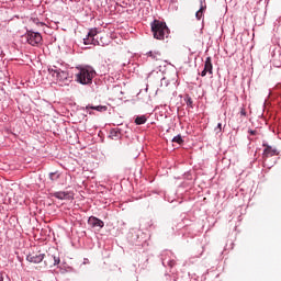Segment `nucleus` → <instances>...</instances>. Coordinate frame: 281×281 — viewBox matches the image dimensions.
Segmentation results:
<instances>
[{"label":"nucleus","instance_id":"nucleus-26","mask_svg":"<svg viewBox=\"0 0 281 281\" xmlns=\"http://www.w3.org/2000/svg\"><path fill=\"white\" fill-rule=\"evenodd\" d=\"M82 265H89V259L85 258Z\"/></svg>","mask_w":281,"mask_h":281},{"label":"nucleus","instance_id":"nucleus-12","mask_svg":"<svg viewBox=\"0 0 281 281\" xmlns=\"http://www.w3.org/2000/svg\"><path fill=\"white\" fill-rule=\"evenodd\" d=\"M207 9V5L205 4V0H200V9L195 13V19L198 21H201V18L203 16V12Z\"/></svg>","mask_w":281,"mask_h":281},{"label":"nucleus","instance_id":"nucleus-15","mask_svg":"<svg viewBox=\"0 0 281 281\" xmlns=\"http://www.w3.org/2000/svg\"><path fill=\"white\" fill-rule=\"evenodd\" d=\"M147 120L146 115H138L135 119V124H137V126H142V124H146Z\"/></svg>","mask_w":281,"mask_h":281},{"label":"nucleus","instance_id":"nucleus-11","mask_svg":"<svg viewBox=\"0 0 281 281\" xmlns=\"http://www.w3.org/2000/svg\"><path fill=\"white\" fill-rule=\"evenodd\" d=\"M263 146H266L263 150V157H273L278 155V149L276 147H271L263 143Z\"/></svg>","mask_w":281,"mask_h":281},{"label":"nucleus","instance_id":"nucleus-6","mask_svg":"<svg viewBox=\"0 0 281 281\" xmlns=\"http://www.w3.org/2000/svg\"><path fill=\"white\" fill-rule=\"evenodd\" d=\"M175 265H177V261H175V255H172V251H166L162 254L164 267H175Z\"/></svg>","mask_w":281,"mask_h":281},{"label":"nucleus","instance_id":"nucleus-9","mask_svg":"<svg viewBox=\"0 0 281 281\" xmlns=\"http://www.w3.org/2000/svg\"><path fill=\"white\" fill-rule=\"evenodd\" d=\"M53 196H55V199H59V201H70V199H74V194L69 191H57Z\"/></svg>","mask_w":281,"mask_h":281},{"label":"nucleus","instance_id":"nucleus-13","mask_svg":"<svg viewBox=\"0 0 281 281\" xmlns=\"http://www.w3.org/2000/svg\"><path fill=\"white\" fill-rule=\"evenodd\" d=\"M204 69L207 74H210V76H212V74H214V71H213L214 66L212 65V57H206L205 63H204Z\"/></svg>","mask_w":281,"mask_h":281},{"label":"nucleus","instance_id":"nucleus-22","mask_svg":"<svg viewBox=\"0 0 281 281\" xmlns=\"http://www.w3.org/2000/svg\"><path fill=\"white\" fill-rule=\"evenodd\" d=\"M240 115H243L244 117L247 115V111H245V108H241Z\"/></svg>","mask_w":281,"mask_h":281},{"label":"nucleus","instance_id":"nucleus-3","mask_svg":"<svg viewBox=\"0 0 281 281\" xmlns=\"http://www.w3.org/2000/svg\"><path fill=\"white\" fill-rule=\"evenodd\" d=\"M151 32L154 38H157V41H164V38H168V34H170L168 25L159 20H154L151 22Z\"/></svg>","mask_w":281,"mask_h":281},{"label":"nucleus","instance_id":"nucleus-27","mask_svg":"<svg viewBox=\"0 0 281 281\" xmlns=\"http://www.w3.org/2000/svg\"><path fill=\"white\" fill-rule=\"evenodd\" d=\"M0 281H3V277L0 274Z\"/></svg>","mask_w":281,"mask_h":281},{"label":"nucleus","instance_id":"nucleus-5","mask_svg":"<svg viewBox=\"0 0 281 281\" xmlns=\"http://www.w3.org/2000/svg\"><path fill=\"white\" fill-rule=\"evenodd\" d=\"M83 45H100L98 41V30L90 29L87 36L83 38Z\"/></svg>","mask_w":281,"mask_h":281},{"label":"nucleus","instance_id":"nucleus-2","mask_svg":"<svg viewBox=\"0 0 281 281\" xmlns=\"http://www.w3.org/2000/svg\"><path fill=\"white\" fill-rule=\"evenodd\" d=\"M95 78V70L91 66L81 67L76 75V81L79 85H91Z\"/></svg>","mask_w":281,"mask_h":281},{"label":"nucleus","instance_id":"nucleus-10","mask_svg":"<svg viewBox=\"0 0 281 281\" xmlns=\"http://www.w3.org/2000/svg\"><path fill=\"white\" fill-rule=\"evenodd\" d=\"M88 224L91 227H99L100 229H102V227H104V222L95 216H90L88 220Z\"/></svg>","mask_w":281,"mask_h":281},{"label":"nucleus","instance_id":"nucleus-8","mask_svg":"<svg viewBox=\"0 0 281 281\" xmlns=\"http://www.w3.org/2000/svg\"><path fill=\"white\" fill-rule=\"evenodd\" d=\"M26 260H27V262H32L33 265H41V262H43V260H45V254L27 255Z\"/></svg>","mask_w":281,"mask_h":281},{"label":"nucleus","instance_id":"nucleus-14","mask_svg":"<svg viewBox=\"0 0 281 281\" xmlns=\"http://www.w3.org/2000/svg\"><path fill=\"white\" fill-rule=\"evenodd\" d=\"M146 56L151 58V60H161V53L158 50H149L146 53Z\"/></svg>","mask_w":281,"mask_h":281},{"label":"nucleus","instance_id":"nucleus-4","mask_svg":"<svg viewBox=\"0 0 281 281\" xmlns=\"http://www.w3.org/2000/svg\"><path fill=\"white\" fill-rule=\"evenodd\" d=\"M24 37L26 43L32 45V47H36V45H41V43H43V35H41L38 32L27 31Z\"/></svg>","mask_w":281,"mask_h":281},{"label":"nucleus","instance_id":"nucleus-1","mask_svg":"<svg viewBox=\"0 0 281 281\" xmlns=\"http://www.w3.org/2000/svg\"><path fill=\"white\" fill-rule=\"evenodd\" d=\"M48 74L53 77L56 78V82L60 87H69V83L71 82V76H69L68 70H63L58 68V66H53L48 68Z\"/></svg>","mask_w":281,"mask_h":281},{"label":"nucleus","instance_id":"nucleus-18","mask_svg":"<svg viewBox=\"0 0 281 281\" xmlns=\"http://www.w3.org/2000/svg\"><path fill=\"white\" fill-rule=\"evenodd\" d=\"M54 260V267H58V265H60V257L59 256H56V255H52L50 256Z\"/></svg>","mask_w":281,"mask_h":281},{"label":"nucleus","instance_id":"nucleus-7","mask_svg":"<svg viewBox=\"0 0 281 281\" xmlns=\"http://www.w3.org/2000/svg\"><path fill=\"white\" fill-rule=\"evenodd\" d=\"M108 106L106 105H91L88 104L85 108L86 113H89V115H93L92 111H98L99 113H104L105 111H108Z\"/></svg>","mask_w":281,"mask_h":281},{"label":"nucleus","instance_id":"nucleus-16","mask_svg":"<svg viewBox=\"0 0 281 281\" xmlns=\"http://www.w3.org/2000/svg\"><path fill=\"white\" fill-rule=\"evenodd\" d=\"M110 137H111V139H115V140L120 139V137H121L120 131L112 130L110 132Z\"/></svg>","mask_w":281,"mask_h":281},{"label":"nucleus","instance_id":"nucleus-19","mask_svg":"<svg viewBox=\"0 0 281 281\" xmlns=\"http://www.w3.org/2000/svg\"><path fill=\"white\" fill-rule=\"evenodd\" d=\"M172 142H175L176 144H183V138L181 137V135H177L172 138Z\"/></svg>","mask_w":281,"mask_h":281},{"label":"nucleus","instance_id":"nucleus-24","mask_svg":"<svg viewBox=\"0 0 281 281\" xmlns=\"http://www.w3.org/2000/svg\"><path fill=\"white\" fill-rule=\"evenodd\" d=\"M274 67H281V63L280 61H274Z\"/></svg>","mask_w":281,"mask_h":281},{"label":"nucleus","instance_id":"nucleus-21","mask_svg":"<svg viewBox=\"0 0 281 281\" xmlns=\"http://www.w3.org/2000/svg\"><path fill=\"white\" fill-rule=\"evenodd\" d=\"M215 131H218V132L223 131V124L218 123Z\"/></svg>","mask_w":281,"mask_h":281},{"label":"nucleus","instance_id":"nucleus-25","mask_svg":"<svg viewBox=\"0 0 281 281\" xmlns=\"http://www.w3.org/2000/svg\"><path fill=\"white\" fill-rule=\"evenodd\" d=\"M248 133H249L250 135H256V131H254V130H249Z\"/></svg>","mask_w":281,"mask_h":281},{"label":"nucleus","instance_id":"nucleus-17","mask_svg":"<svg viewBox=\"0 0 281 281\" xmlns=\"http://www.w3.org/2000/svg\"><path fill=\"white\" fill-rule=\"evenodd\" d=\"M50 181H58L60 179V172L55 171L49 173Z\"/></svg>","mask_w":281,"mask_h":281},{"label":"nucleus","instance_id":"nucleus-20","mask_svg":"<svg viewBox=\"0 0 281 281\" xmlns=\"http://www.w3.org/2000/svg\"><path fill=\"white\" fill-rule=\"evenodd\" d=\"M192 104H193L192 98H188L187 99V106H190L192 109Z\"/></svg>","mask_w":281,"mask_h":281},{"label":"nucleus","instance_id":"nucleus-23","mask_svg":"<svg viewBox=\"0 0 281 281\" xmlns=\"http://www.w3.org/2000/svg\"><path fill=\"white\" fill-rule=\"evenodd\" d=\"M201 76H202V78H205V76H207V72H206L205 69H203V70L201 71Z\"/></svg>","mask_w":281,"mask_h":281}]
</instances>
